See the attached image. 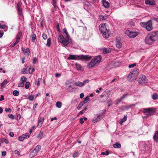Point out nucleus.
I'll list each match as a JSON object with an SVG mask.
<instances>
[{
    "instance_id": "nucleus-1",
    "label": "nucleus",
    "mask_w": 158,
    "mask_h": 158,
    "mask_svg": "<svg viewBox=\"0 0 158 158\" xmlns=\"http://www.w3.org/2000/svg\"><path fill=\"white\" fill-rule=\"evenodd\" d=\"M91 57L88 55H70L68 57V59L74 60H87L91 59Z\"/></svg>"
},
{
    "instance_id": "nucleus-2",
    "label": "nucleus",
    "mask_w": 158,
    "mask_h": 158,
    "mask_svg": "<svg viewBox=\"0 0 158 158\" xmlns=\"http://www.w3.org/2000/svg\"><path fill=\"white\" fill-rule=\"evenodd\" d=\"M99 28L103 36L106 38H108L110 34V32L109 30H108L106 28V23L100 24Z\"/></svg>"
},
{
    "instance_id": "nucleus-3",
    "label": "nucleus",
    "mask_w": 158,
    "mask_h": 158,
    "mask_svg": "<svg viewBox=\"0 0 158 158\" xmlns=\"http://www.w3.org/2000/svg\"><path fill=\"white\" fill-rule=\"evenodd\" d=\"M139 71L138 69L135 68L130 73L127 77V79L130 81H132L135 80L139 75Z\"/></svg>"
},
{
    "instance_id": "nucleus-4",
    "label": "nucleus",
    "mask_w": 158,
    "mask_h": 158,
    "mask_svg": "<svg viewBox=\"0 0 158 158\" xmlns=\"http://www.w3.org/2000/svg\"><path fill=\"white\" fill-rule=\"evenodd\" d=\"M140 24L142 27L145 28L148 31H151L153 29L152 23L151 20L148 21L147 23L142 22L140 23Z\"/></svg>"
},
{
    "instance_id": "nucleus-5",
    "label": "nucleus",
    "mask_w": 158,
    "mask_h": 158,
    "mask_svg": "<svg viewBox=\"0 0 158 158\" xmlns=\"http://www.w3.org/2000/svg\"><path fill=\"white\" fill-rule=\"evenodd\" d=\"M143 111L146 115L148 116L153 114L155 112L156 109L153 108H145L143 109Z\"/></svg>"
},
{
    "instance_id": "nucleus-6",
    "label": "nucleus",
    "mask_w": 158,
    "mask_h": 158,
    "mask_svg": "<svg viewBox=\"0 0 158 158\" xmlns=\"http://www.w3.org/2000/svg\"><path fill=\"white\" fill-rule=\"evenodd\" d=\"M58 40L64 46L68 45L69 43L71 42L70 39L69 40V41L67 40H65L63 36L62 35H60L59 36Z\"/></svg>"
},
{
    "instance_id": "nucleus-7",
    "label": "nucleus",
    "mask_w": 158,
    "mask_h": 158,
    "mask_svg": "<svg viewBox=\"0 0 158 158\" xmlns=\"http://www.w3.org/2000/svg\"><path fill=\"white\" fill-rule=\"evenodd\" d=\"M148 82V79L144 75H141L139 78L138 82L140 84H145Z\"/></svg>"
},
{
    "instance_id": "nucleus-8",
    "label": "nucleus",
    "mask_w": 158,
    "mask_h": 158,
    "mask_svg": "<svg viewBox=\"0 0 158 158\" xmlns=\"http://www.w3.org/2000/svg\"><path fill=\"white\" fill-rule=\"evenodd\" d=\"M148 35L153 39L154 42L158 39V31H153Z\"/></svg>"
},
{
    "instance_id": "nucleus-9",
    "label": "nucleus",
    "mask_w": 158,
    "mask_h": 158,
    "mask_svg": "<svg viewBox=\"0 0 158 158\" xmlns=\"http://www.w3.org/2000/svg\"><path fill=\"white\" fill-rule=\"evenodd\" d=\"M126 34L131 38H134L138 35L137 32L130 31L127 30L125 31Z\"/></svg>"
},
{
    "instance_id": "nucleus-10",
    "label": "nucleus",
    "mask_w": 158,
    "mask_h": 158,
    "mask_svg": "<svg viewBox=\"0 0 158 158\" xmlns=\"http://www.w3.org/2000/svg\"><path fill=\"white\" fill-rule=\"evenodd\" d=\"M102 114L101 113H100L99 114H96L95 117L92 119V122L94 123H95L100 121L101 119V116Z\"/></svg>"
},
{
    "instance_id": "nucleus-11",
    "label": "nucleus",
    "mask_w": 158,
    "mask_h": 158,
    "mask_svg": "<svg viewBox=\"0 0 158 158\" xmlns=\"http://www.w3.org/2000/svg\"><path fill=\"white\" fill-rule=\"evenodd\" d=\"M145 41L148 44H151L154 42L153 39L148 35L145 38Z\"/></svg>"
},
{
    "instance_id": "nucleus-12",
    "label": "nucleus",
    "mask_w": 158,
    "mask_h": 158,
    "mask_svg": "<svg viewBox=\"0 0 158 158\" xmlns=\"http://www.w3.org/2000/svg\"><path fill=\"white\" fill-rule=\"evenodd\" d=\"M145 3L150 6H153L156 5L155 2L153 0H147L145 1Z\"/></svg>"
},
{
    "instance_id": "nucleus-13",
    "label": "nucleus",
    "mask_w": 158,
    "mask_h": 158,
    "mask_svg": "<svg viewBox=\"0 0 158 158\" xmlns=\"http://www.w3.org/2000/svg\"><path fill=\"white\" fill-rule=\"evenodd\" d=\"M128 95V93H126V94H123L122 96L121 97L120 99L119 100H118L116 103V105H118V104L120 102H121V101L122 100H123V99H124L125 98H126L127 95Z\"/></svg>"
},
{
    "instance_id": "nucleus-14",
    "label": "nucleus",
    "mask_w": 158,
    "mask_h": 158,
    "mask_svg": "<svg viewBox=\"0 0 158 158\" xmlns=\"http://www.w3.org/2000/svg\"><path fill=\"white\" fill-rule=\"evenodd\" d=\"M64 34L65 36V37L66 39L69 41L70 40V37L69 35L68 32L67 31V30L66 28H64L63 30Z\"/></svg>"
},
{
    "instance_id": "nucleus-15",
    "label": "nucleus",
    "mask_w": 158,
    "mask_h": 158,
    "mask_svg": "<svg viewBox=\"0 0 158 158\" xmlns=\"http://www.w3.org/2000/svg\"><path fill=\"white\" fill-rule=\"evenodd\" d=\"M96 64L97 63L95 62V60H94L92 59L88 64V67L89 68H93Z\"/></svg>"
},
{
    "instance_id": "nucleus-16",
    "label": "nucleus",
    "mask_w": 158,
    "mask_h": 158,
    "mask_svg": "<svg viewBox=\"0 0 158 158\" xmlns=\"http://www.w3.org/2000/svg\"><path fill=\"white\" fill-rule=\"evenodd\" d=\"M103 5L106 8H108L109 7L110 4L109 3L106 1V0H102Z\"/></svg>"
},
{
    "instance_id": "nucleus-17",
    "label": "nucleus",
    "mask_w": 158,
    "mask_h": 158,
    "mask_svg": "<svg viewBox=\"0 0 158 158\" xmlns=\"http://www.w3.org/2000/svg\"><path fill=\"white\" fill-rule=\"evenodd\" d=\"M22 51H23L24 54L25 55H28L30 52V50L29 48L24 49L23 48H22Z\"/></svg>"
},
{
    "instance_id": "nucleus-18",
    "label": "nucleus",
    "mask_w": 158,
    "mask_h": 158,
    "mask_svg": "<svg viewBox=\"0 0 158 158\" xmlns=\"http://www.w3.org/2000/svg\"><path fill=\"white\" fill-rule=\"evenodd\" d=\"M153 138L155 141L158 142V130L155 132Z\"/></svg>"
},
{
    "instance_id": "nucleus-19",
    "label": "nucleus",
    "mask_w": 158,
    "mask_h": 158,
    "mask_svg": "<svg viewBox=\"0 0 158 158\" xmlns=\"http://www.w3.org/2000/svg\"><path fill=\"white\" fill-rule=\"evenodd\" d=\"M31 69L30 68L28 69V70H27V69H22L21 73L22 74H28L30 73V70Z\"/></svg>"
},
{
    "instance_id": "nucleus-20",
    "label": "nucleus",
    "mask_w": 158,
    "mask_h": 158,
    "mask_svg": "<svg viewBox=\"0 0 158 158\" xmlns=\"http://www.w3.org/2000/svg\"><path fill=\"white\" fill-rule=\"evenodd\" d=\"M101 59L102 58L101 56H97L96 57L93 59L94 60L96 63H99L101 61Z\"/></svg>"
},
{
    "instance_id": "nucleus-21",
    "label": "nucleus",
    "mask_w": 158,
    "mask_h": 158,
    "mask_svg": "<svg viewBox=\"0 0 158 158\" xmlns=\"http://www.w3.org/2000/svg\"><path fill=\"white\" fill-rule=\"evenodd\" d=\"M44 120V118L43 117H41L40 118L39 121L38 126H39L40 127L41 126L43 123Z\"/></svg>"
},
{
    "instance_id": "nucleus-22",
    "label": "nucleus",
    "mask_w": 158,
    "mask_h": 158,
    "mask_svg": "<svg viewBox=\"0 0 158 158\" xmlns=\"http://www.w3.org/2000/svg\"><path fill=\"white\" fill-rule=\"evenodd\" d=\"M116 47L118 48H121L122 47V43L119 41H117V40H116Z\"/></svg>"
},
{
    "instance_id": "nucleus-23",
    "label": "nucleus",
    "mask_w": 158,
    "mask_h": 158,
    "mask_svg": "<svg viewBox=\"0 0 158 158\" xmlns=\"http://www.w3.org/2000/svg\"><path fill=\"white\" fill-rule=\"evenodd\" d=\"M113 147L115 148H121V145L118 142H116L113 144Z\"/></svg>"
},
{
    "instance_id": "nucleus-24",
    "label": "nucleus",
    "mask_w": 158,
    "mask_h": 158,
    "mask_svg": "<svg viewBox=\"0 0 158 158\" xmlns=\"http://www.w3.org/2000/svg\"><path fill=\"white\" fill-rule=\"evenodd\" d=\"M41 146L40 145H37L34 150H35V152H36L38 153L41 149Z\"/></svg>"
},
{
    "instance_id": "nucleus-25",
    "label": "nucleus",
    "mask_w": 158,
    "mask_h": 158,
    "mask_svg": "<svg viewBox=\"0 0 158 158\" xmlns=\"http://www.w3.org/2000/svg\"><path fill=\"white\" fill-rule=\"evenodd\" d=\"M37 153L36 152H35V150H33L30 153V156L31 157H32L36 155Z\"/></svg>"
},
{
    "instance_id": "nucleus-26",
    "label": "nucleus",
    "mask_w": 158,
    "mask_h": 158,
    "mask_svg": "<svg viewBox=\"0 0 158 158\" xmlns=\"http://www.w3.org/2000/svg\"><path fill=\"white\" fill-rule=\"evenodd\" d=\"M8 83L7 81L6 80H4L3 82L1 84V88H3L5 86V85Z\"/></svg>"
},
{
    "instance_id": "nucleus-27",
    "label": "nucleus",
    "mask_w": 158,
    "mask_h": 158,
    "mask_svg": "<svg viewBox=\"0 0 158 158\" xmlns=\"http://www.w3.org/2000/svg\"><path fill=\"white\" fill-rule=\"evenodd\" d=\"M43 131H40L37 136V138L40 139H41L43 137Z\"/></svg>"
},
{
    "instance_id": "nucleus-28",
    "label": "nucleus",
    "mask_w": 158,
    "mask_h": 158,
    "mask_svg": "<svg viewBox=\"0 0 158 158\" xmlns=\"http://www.w3.org/2000/svg\"><path fill=\"white\" fill-rule=\"evenodd\" d=\"M89 100V96H87L85 98L84 100L83 101H82L81 102L84 104L85 103H86Z\"/></svg>"
},
{
    "instance_id": "nucleus-29",
    "label": "nucleus",
    "mask_w": 158,
    "mask_h": 158,
    "mask_svg": "<svg viewBox=\"0 0 158 158\" xmlns=\"http://www.w3.org/2000/svg\"><path fill=\"white\" fill-rule=\"evenodd\" d=\"M110 49H107L106 48H103V53L104 54H106L110 52Z\"/></svg>"
},
{
    "instance_id": "nucleus-30",
    "label": "nucleus",
    "mask_w": 158,
    "mask_h": 158,
    "mask_svg": "<svg viewBox=\"0 0 158 158\" xmlns=\"http://www.w3.org/2000/svg\"><path fill=\"white\" fill-rule=\"evenodd\" d=\"M158 97L157 94L156 93H154L152 95V98L153 100H155L157 99Z\"/></svg>"
},
{
    "instance_id": "nucleus-31",
    "label": "nucleus",
    "mask_w": 158,
    "mask_h": 158,
    "mask_svg": "<svg viewBox=\"0 0 158 158\" xmlns=\"http://www.w3.org/2000/svg\"><path fill=\"white\" fill-rule=\"evenodd\" d=\"M24 139L26 138H28L30 136V135L28 133H26L22 135Z\"/></svg>"
},
{
    "instance_id": "nucleus-32",
    "label": "nucleus",
    "mask_w": 158,
    "mask_h": 158,
    "mask_svg": "<svg viewBox=\"0 0 158 158\" xmlns=\"http://www.w3.org/2000/svg\"><path fill=\"white\" fill-rule=\"evenodd\" d=\"M22 35V32L21 31H19L17 34V37H16V39H17L18 40H19L20 38V37Z\"/></svg>"
},
{
    "instance_id": "nucleus-33",
    "label": "nucleus",
    "mask_w": 158,
    "mask_h": 158,
    "mask_svg": "<svg viewBox=\"0 0 158 158\" xmlns=\"http://www.w3.org/2000/svg\"><path fill=\"white\" fill-rule=\"evenodd\" d=\"M75 66L76 67L77 69L78 70H80L81 69V66L77 63H76Z\"/></svg>"
},
{
    "instance_id": "nucleus-34",
    "label": "nucleus",
    "mask_w": 158,
    "mask_h": 158,
    "mask_svg": "<svg viewBox=\"0 0 158 158\" xmlns=\"http://www.w3.org/2000/svg\"><path fill=\"white\" fill-rule=\"evenodd\" d=\"M56 106L58 108H60L62 106V103L60 102H57L56 103Z\"/></svg>"
},
{
    "instance_id": "nucleus-35",
    "label": "nucleus",
    "mask_w": 158,
    "mask_h": 158,
    "mask_svg": "<svg viewBox=\"0 0 158 158\" xmlns=\"http://www.w3.org/2000/svg\"><path fill=\"white\" fill-rule=\"evenodd\" d=\"M34 95H30L28 98L27 99H28L29 100L31 101H32L34 99Z\"/></svg>"
},
{
    "instance_id": "nucleus-36",
    "label": "nucleus",
    "mask_w": 158,
    "mask_h": 158,
    "mask_svg": "<svg viewBox=\"0 0 158 158\" xmlns=\"http://www.w3.org/2000/svg\"><path fill=\"white\" fill-rule=\"evenodd\" d=\"M75 85L77 86L80 87H82L83 86L82 82L80 81H78L75 83Z\"/></svg>"
},
{
    "instance_id": "nucleus-37",
    "label": "nucleus",
    "mask_w": 158,
    "mask_h": 158,
    "mask_svg": "<svg viewBox=\"0 0 158 158\" xmlns=\"http://www.w3.org/2000/svg\"><path fill=\"white\" fill-rule=\"evenodd\" d=\"M13 94L15 96H17L19 95V92L18 90H15L13 91Z\"/></svg>"
},
{
    "instance_id": "nucleus-38",
    "label": "nucleus",
    "mask_w": 158,
    "mask_h": 158,
    "mask_svg": "<svg viewBox=\"0 0 158 158\" xmlns=\"http://www.w3.org/2000/svg\"><path fill=\"white\" fill-rule=\"evenodd\" d=\"M31 37L32 39V42H34L35 40L36 39V35L35 34H33L31 36Z\"/></svg>"
},
{
    "instance_id": "nucleus-39",
    "label": "nucleus",
    "mask_w": 158,
    "mask_h": 158,
    "mask_svg": "<svg viewBox=\"0 0 158 158\" xmlns=\"http://www.w3.org/2000/svg\"><path fill=\"white\" fill-rule=\"evenodd\" d=\"M51 39L50 38H48L47 40V43L46 44V45L48 47H50V44H51Z\"/></svg>"
},
{
    "instance_id": "nucleus-40",
    "label": "nucleus",
    "mask_w": 158,
    "mask_h": 158,
    "mask_svg": "<svg viewBox=\"0 0 158 158\" xmlns=\"http://www.w3.org/2000/svg\"><path fill=\"white\" fill-rule=\"evenodd\" d=\"M84 105V104L82 103L81 101L79 104L78 106L77 107V109L80 110L81 107Z\"/></svg>"
},
{
    "instance_id": "nucleus-41",
    "label": "nucleus",
    "mask_w": 158,
    "mask_h": 158,
    "mask_svg": "<svg viewBox=\"0 0 158 158\" xmlns=\"http://www.w3.org/2000/svg\"><path fill=\"white\" fill-rule=\"evenodd\" d=\"M17 8L18 12L22 11V10L21 8H20V6L19 4L18 3V4L17 5Z\"/></svg>"
},
{
    "instance_id": "nucleus-42",
    "label": "nucleus",
    "mask_w": 158,
    "mask_h": 158,
    "mask_svg": "<svg viewBox=\"0 0 158 158\" xmlns=\"http://www.w3.org/2000/svg\"><path fill=\"white\" fill-rule=\"evenodd\" d=\"M21 80L22 82H25L27 80V78L26 77L24 76H23L21 77Z\"/></svg>"
},
{
    "instance_id": "nucleus-43",
    "label": "nucleus",
    "mask_w": 158,
    "mask_h": 158,
    "mask_svg": "<svg viewBox=\"0 0 158 158\" xmlns=\"http://www.w3.org/2000/svg\"><path fill=\"white\" fill-rule=\"evenodd\" d=\"M135 106V104H131L130 105H126L125 107L127 109H128L131 107L133 106Z\"/></svg>"
},
{
    "instance_id": "nucleus-44",
    "label": "nucleus",
    "mask_w": 158,
    "mask_h": 158,
    "mask_svg": "<svg viewBox=\"0 0 158 158\" xmlns=\"http://www.w3.org/2000/svg\"><path fill=\"white\" fill-rule=\"evenodd\" d=\"M30 84V83L29 82H26L25 85V88L26 89H28L29 88V85Z\"/></svg>"
},
{
    "instance_id": "nucleus-45",
    "label": "nucleus",
    "mask_w": 158,
    "mask_h": 158,
    "mask_svg": "<svg viewBox=\"0 0 158 158\" xmlns=\"http://www.w3.org/2000/svg\"><path fill=\"white\" fill-rule=\"evenodd\" d=\"M8 117L12 119H14L15 118V116L10 114H8Z\"/></svg>"
},
{
    "instance_id": "nucleus-46",
    "label": "nucleus",
    "mask_w": 158,
    "mask_h": 158,
    "mask_svg": "<svg viewBox=\"0 0 158 158\" xmlns=\"http://www.w3.org/2000/svg\"><path fill=\"white\" fill-rule=\"evenodd\" d=\"M109 154V151H107L106 152H102L101 153V155H108Z\"/></svg>"
},
{
    "instance_id": "nucleus-47",
    "label": "nucleus",
    "mask_w": 158,
    "mask_h": 158,
    "mask_svg": "<svg viewBox=\"0 0 158 158\" xmlns=\"http://www.w3.org/2000/svg\"><path fill=\"white\" fill-rule=\"evenodd\" d=\"M24 82H22L19 83L18 86L19 87H23L24 86Z\"/></svg>"
},
{
    "instance_id": "nucleus-48",
    "label": "nucleus",
    "mask_w": 158,
    "mask_h": 158,
    "mask_svg": "<svg viewBox=\"0 0 158 158\" xmlns=\"http://www.w3.org/2000/svg\"><path fill=\"white\" fill-rule=\"evenodd\" d=\"M136 63H133L132 64H129V67L130 68H133V67H135V66H136Z\"/></svg>"
},
{
    "instance_id": "nucleus-49",
    "label": "nucleus",
    "mask_w": 158,
    "mask_h": 158,
    "mask_svg": "<svg viewBox=\"0 0 158 158\" xmlns=\"http://www.w3.org/2000/svg\"><path fill=\"white\" fill-rule=\"evenodd\" d=\"M89 82V80L88 79H87L83 81V82H82V85H85L87 83H88Z\"/></svg>"
},
{
    "instance_id": "nucleus-50",
    "label": "nucleus",
    "mask_w": 158,
    "mask_h": 158,
    "mask_svg": "<svg viewBox=\"0 0 158 158\" xmlns=\"http://www.w3.org/2000/svg\"><path fill=\"white\" fill-rule=\"evenodd\" d=\"M43 38L44 40H46L47 38V36L45 33H43L42 35Z\"/></svg>"
},
{
    "instance_id": "nucleus-51",
    "label": "nucleus",
    "mask_w": 158,
    "mask_h": 158,
    "mask_svg": "<svg viewBox=\"0 0 158 158\" xmlns=\"http://www.w3.org/2000/svg\"><path fill=\"white\" fill-rule=\"evenodd\" d=\"M42 79L41 78H39L37 80V86H39L40 85V82L41 80Z\"/></svg>"
},
{
    "instance_id": "nucleus-52",
    "label": "nucleus",
    "mask_w": 158,
    "mask_h": 158,
    "mask_svg": "<svg viewBox=\"0 0 158 158\" xmlns=\"http://www.w3.org/2000/svg\"><path fill=\"white\" fill-rule=\"evenodd\" d=\"M24 139L23 138V136L22 135L21 136H19V140L20 141H23L24 140Z\"/></svg>"
},
{
    "instance_id": "nucleus-53",
    "label": "nucleus",
    "mask_w": 158,
    "mask_h": 158,
    "mask_svg": "<svg viewBox=\"0 0 158 158\" xmlns=\"http://www.w3.org/2000/svg\"><path fill=\"white\" fill-rule=\"evenodd\" d=\"M53 5L54 6L55 8H56V0H52Z\"/></svg>"
},
{
    "instance_id": "nucleus-54",
    "label": "nucleus",
    "mask_w": 158,
    "mask_h": 158,
    "mask_svg": "<svg viewBox=\"0 0 158 158\" xmlns=\"http://www.w3.org/2000/svg\"><path fill=\"white\" fill-rule=\"evenodd\" d=\"M5 110L6 112H10L11 111V109L10 108H6Z\"/></svg>"
},
{
    "instance_id": "nucleus-55",
    "label": "nucleus",
    "mask_w": 158,
    "mask_h": 158,
    "mask_svg": "<svg viewBox=\"0 0 158 158\" xmlns=\"http://www.w3.org/2000/svg\"><path fill=\"white\" fill-rule=\"evenodd\" d=\"M57 30L58 32H60V27H59V24H58L57 25Z\"/></svg>"
},
{
    "instance_id": "nucleus-56",
    "label": "nucleus",
    "mask_w": 158,
    "mask_h": 158,
    "mask_svg": "<svg viewBox=\"0 0 158 158\" xmlns=\"http://www.w3.org/2000/svg\"><path fill=\"white\" fill-rule=\"evenodd\" d=\"M4 99V96L2 95H1V97L0 98V101H2Z\"/></svg>"
},
{
    "instance_id": "nucleus-57",
    "label": "nucleus",
    "mask_w": 158,
    "mask_h": 158,
    "mask_svg": "<svg viewBox=\"0 0 158 158\" xmlns=\"http://www.w3.org/2000/svg\"><path fill=\"white\" fill-rule=\"evenodd\" d=\"M78 154V153L77 152L74 153L73 154V157H76Z\"/></svg>"
},
{
    "instance_id": "nucleus-58",
    "label": "nucleus",
    "mask_w": 158,
    "mask_h": 158,
    "mask_svg": "<svg viewBox=\"0 0 158 158\" xmlns=\"http://www.w3.org/2000/svg\"><path fill=\"white\" fill-rule=\"evenodd\" d=\"M6 151H2V155L3 156H4L6 155Z\"/></svg>"
},
{
    "instance_id": "nucleus-59",
    "label": "nucleus",
    "mask_w": 158,
    "mask_h": 158,
    "mask_svg": "<svg viewBox=\"0 0 158 158\" xmlns=\"http://www.w3.org/2000/svg\"><path fill=\"white\" fill-rule=\"evenodd\" d=\"M80 122V123L82 124L84 123V121H83V118H80L79 119Z\"/></svg>"
},
{
    "instance_id": "nucleus-60",
    "label": "nucleus",
    "mask_w": 158,
    "mask_h": 158,
    "mask_svg": "<svg viewBox=\"0 0 158 158\" xmlns=\"http://www.w3.org/2000/svg\"><path fill=\"white\" fill-rule=\"evenodd\" d=\"M125 122V121H124V120L123 119H120V122H119V123L121 125H122V124L124 122Z\"/></svg>"
},
{
    "instance_id": "nucleus-61",
    "label": "nucleus",
    "mask_w": 158,
    "mask_h": 158,
    "mask_svg": "<svg viewBox=\"0 0 158 158\" xmlns=\"http://www.w3.org/2000/svg\"><path fill=\"white\" fill-rule=\"evenodd\" d=\"M9 135L11 137H13L14 135V134L13 132H10L9 133Z\"/></svg>"
},
{
    "instance_id": "nucleus-62",
    "label": "nucleus",
    "mask_w": 158,
    "mask_h": 158,
    "mask_svg": "<svg viewBox=\"0 0 158 158\" xmlns=\"http://www.w3.org/2000/svg\"><path fill=\"white\" fill-rule=\"evenodd\" d=\"M127 118V115H124L123 118V119L124 120V121H126Z\"/></svg>"
},
{
    "instance_id": "nucleus-63",
    "label": "nucleus",
    "mask_w": 158,
    "mask_h": 158,
    "mask_svg": "<svg viewBox=\"0 0 158 158\" xmlns=\"http://www.w3.org/2000/svg\"><path fill=\"white\" fill-rule=\"evenodd\" d=\"M37 61V59L35 57V58H34L33 59V64H35V62Z\"/></svg>"
},
{
    "instance_id": "nucleus-64",
    "label": "nucleus",
    "mask_w": 158,
    "mask_h": 158,
    "mask_svg": "<svg viewBox=\"0 0 158 158\" xmlns=\"http://www.w3.org/2000/svg\"><path fill=\"white\" fill-rule=\"evenodd\" d=\"M84 94L83 93H81L80 94V98H82L84 96Z\"/></svg>"
}]
</instances>
